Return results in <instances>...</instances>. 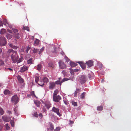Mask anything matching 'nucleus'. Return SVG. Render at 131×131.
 I'll list each match as a JSON object with an SVG mask.
<instances>
[{
	"mask_svg": "<svg viewBox=\"0 0 131 131\" xmlns=\"http://www.w3.org/2000/svg\"><path fill=\"white\" fill-rule=\"evenodd\" d=\"M11 59L14 63H16L17 61L19 58V56L17 54V52H15L14 53L12 54L11 56Z\"/></svg>",
	"mask_w": 131,
	"mask_h": 131,
	"instance_id": "1",
	"label": "nucleus"
},
{
	"mask_svg": "<svg viewBox=\"0 0 131 131\" xmlns=\"http://www.w3.org/2000/svg\"><path fill=\"white\" fill-rule=\"evenodd\" d=\"M11 101L12 102L14 103L15 105L19 102V99L17 96L15 95L12 96L11 99Z\"/></svg>",
	"mask_w": 131,
	"mask_h": 131,
	"instance_id": "2",
	"label": "nucleus"
},
{
	"mask_svg": "<svg viewBox=\"0 0 131 131\" xmlns=\"http://www.w3.org/2000/svg\"><path fill=\"white\" fill-rule=\"evenodd\" d=\"M5 38L4 36H2L0 38V45L1 46L5 45L6 43Z\"/></svg>",
	"mask_w": 131,
	"mask_h": 131,
	"instance_id": "3",
	"label": "nucleus"
},
{
	"mask_svg": "<svg viewBox=\"0 0 131 131\" xmlns=\"http://www.w3.org/2000/svg\"><path fill=\"white\" fill-rule=\"evenodd\" d=\"M86 81V76L84 75H82L80 78V81L81 84L84 83Z\"/></svg>",
	"mask_w": 131,
	"mask_h": 131,
	"instance_id": "4",
	"label": "nucleus"
},
{
	"mask_svg": "<svg viewBox=\"0 0 131 131\" xmlns=\"http://www.w3.org/2000/svg\"><path fill=\"white\" fill-rule=\"evenodd\" d=\"M53 101L55 102H59L60 100L61 99V98L59 95L53 96Z\"/></svg>",
	"mask_w": 131,
	"mask_h": 131,
	"instance_id": "5",
	"label": "nucleus"
},
{
	"mask_svg": "<svg viewBox=\"0 0 131 131\" xmlns=\"http://www.w3.org/2000/svg\"><path fill=\"white\" fill-rule=\"evenodd\" d=\"M59 66L60 68L61 69H64L66 68V66L65 64L62 61H60L59 62Z\"/></svg>",
	"mask_w": 131,
	"mask_h": 131,
	"instance_id": "6",
	"label": "nucleus"
},
{
	"mask_svg": "<svg viewBox=\"0 0 131 131\" xmlns=\"http://www.w3.org/2000/svg\"><path fill=\"white\" fill-rule=\"evenodd\" d=\"M59 109L58 108H56L55 107H53L52 108L51 111L52 112H54L59 116H60L61 115L59 112Z\"/></svg>",
	"mask_w": 131,
	"mask_h": 131,
	"instance_id": "7",
	"label": "nucleus"
},
{
	"mask_svg": "<svg viewBox=\"0 0 131 131\" xmlns=\"http://www.w3.org/2000/svg\"><path fill=\"white\" fill-rule=\"evenodd\" d=\"M77 63L79 64L81 67L83 69H84L86 68L85 64L83 62H77Z\"/></svg>",
	"mask_w": 131,
	"mask_h": 131,
	"instance_id": "8",
	"label": "nucleus"
},
{
	"mask_svg": "<svg viewBox=\"0 0 131 131\" xmlns=\"http://www.w3.org/2000/svg\"><path fill=\"white\" fill-rule=\"evenodd\" d=\"M2 119L3 121L6 122H8L10 121V118L4 116L2 117Z\"/></svg>",
	"mask_w": 131,
	"mask_h": 131,
	"instance_id": "9",
	"label": "nucleus"
},
{
	"mask_svg": "<svg viewBox=\"0 0 131 131\" xmlns=\"http://www.w3.org/2000/svg\"><path fill=\"white\" fill-rule=\"evenodd\" d=\"M28 69V67L25 66L22 67L20 69V71L21 72H23L27 70Z\"/></svg>",
	"mask_w": 131,
	"mask_h": 131,
	"instance_id": "10",
	"label": "nucleus"
},
{
	"mask_svg": "<svg viewBox=\"0 0 131 131\" xmlns=\"http://www.w3.org/2000/svg\"><path fill=\"white\" fill-rule=\"evenodd\" d=\"M45 106L48 109L51 107V104L49 102H47L45 104Z\"/></svg>",
	"mask_w": 131,
	"mask_h": 131,
	"instance_id": "11",
	"label": "nucleus"
},
{
	"mask_svg": "<svg viewBox=\"0 0 131 131\" xmlns=\"http://www.w3.org/2000/svg\"><path fill=\"white\" fill-rule=\"evenodd\" d=\"M87 65L89 67H90L93 65V62L91 60H89L86 63Z\"/></svg>",
	"mask_w": 131,
	"mask_h": 131,
	"instance_id": "12",
	"label": "nucleus"
},
{
	"mask_svg": "<svg viewBox=\"0 0 131 131\" xmlns=\"http://www.w3.org/2000/svg\"><path fill=\"white\" fill-rule=\"evenodd\" d=\"M49 88L50 89H53L55 87V83L54 82H50L49 83Z\"/></svg>",
	"mask_w": 131,
	"mask_h": 131,
	"instance_id": "13",
	"label": "nucleus"
},
{
	"mask_svg": "<svg viewBox=\"0 0 131 131\" xmlns=\"http://www.w3.org/2000/svg\"><path fill=\"white\" fill-rule=\"evenodd\" d=\"M39 77L37 76H36L35 77V80L36 82V83H37V84L41 86L42 87H43V86L44 84L43 83L42 84H40L39 83H38V81H39Z\"/></svg>",
	"mask_w": 131,
	"mask_h": 131,
	"instance_id": "14",
	"label": "nucleus"
},
{
	"mask_svg": "<svg viewBox=\"0 0 131 131\" xmlns=\"http://www.w3.org/2000/svg\"><path fill=\"white\" fill-rule=\"evenodd\" d=\"M17 79L20 83H23L24 81V80L20 76H18L17 77Z\"/></svg>",
	"mask_w": 131,
	"mask_h": 131,
	"instance_id": "15",
	"label": "nucleus"
},
{
	"mask_svg": "<svg viewBox=\"0 0 131 131\" xmlns=\"http://www.w3.org/2000/svg\"><path fill=\"white\" fill-rule=\"evenodd\" d=\"M4 93L5 95H8L10 94V92L9 90L5 89L4 91Z\"/></svg>",
	"mask_w": 131,
	"mask_h": 131,
	"instance_id": "16",
	"label": "nucleus"
},
{
	"mask_svg": "<svg viewBox=\"0 0 131 131\" xmlns=\"http://www.w3.org/2000/svg\"><path fill=\"white\" fill-rule=\"evenodd\" d=\"M59 80L58 81H57L55 82V84H60V86L61 85V79L60 78L59 79Z\"/></svg>",
	"mask_w": 131,
	"mask_h": 131,
	"instance_id": "17",
	"label": "nucleus"
},
{
	"mask_svg": "<svg viewBox=\"0 0 131 131\" xmlns=\"http://www.w3.org/2000/svg\"><path fill=\"white\" fill-rule=\"evenodd\" d=\"M15 52H17L16 51H14L12 49H9L8 51V53H13L12 54H14V53Z\"/></svg>",
	"mask_w": 131,
	"mask_h": 131,
	"instance_id": "18",
	"label": "nucleus"
},
{
	"mask_svg": "<svg viewBox=\"0 0 131 131\" xmlns=\"http://www.w3.org/2000/svg\"><path fill=\"white\" fill-rule=\"evenodd\" d=\"M80 91V89H77L74 92V96H77V93H79Z\"/></svg>",
	"mask_w": 131,
	"mask_h": 131,
	"instance_id": "19",
	"label": "nucleus"
},
{
	"mask_svg": "<svg viewBox=\"0 0 131 131\" xmlns=\"http://www.w3.org/2000/svg\"><path fill=\"white\" fill-rule=\"evenodd\" d=\"M39 40L37 39H36V40L34 41V45L36 46L38 45L39 43Z\"/></svg>",
	"mask_w": 131,
	"mask_h": 131,
	"instance_id": "20",
	"label": "nucleus"
},
{
	"mask_svg": "<svg viewBox=\"0 0 131 131\" xmlns=\"http://www.w3.org/2000/svg\"><path fill=\"white\" fill-rule=\"evenodd\" d=\"M70 65L71 67H74L77 65V64L73 62H70Z\"/></svg>",
	"mask_w": 131,
	"mask_h": 131,
	"instance_id": "21",
	"label": "nucleus"
},
{
	"mask_svg": "<svg viewBox=\"0 0 131 131\" xmlns=\"http://www.w3.org/2000/svg\"><path fill=\"white\" fill-rule=\"evenodd\" d=\"M9 45L11 48L15 49H17L18 48L16 46L13 45V44L12 43L10 44Z\"/></svg>",
	"mask_w": 131,
	"mask_h": 131,
	"instance_id": "22",
	"label": "nucleus"
},
{
	"mask_svg": "<svg viewBox=\"0 0 131 131\" xmlns=\"http://www.w3.org/2000/svg\"><path fill=\"white\" fill-rule=\"evenodd\" d=\"M6 37L8 39H10L12 37V36L9 34H7L6 35Z\"/></svg>",
	"mask_w": 131,
	"mask_h": 131,
	"instance_id": "23",
	"label": "nucleus"
},
{
	"mask_svg": "<svg viewBox=\"0 0 131 131\" xmlns=\"http://www.w3.org/2000/svg\"><path fill=\"white\" fill-rule=\"evenodd\" d=\"M6 32V30L2 28L1 29L0 31V33L1 34H3Z\"/></svg>",
	"mask_w": 131,
	"mask_h": 131,
	"instance_id": "24",
	"label": "nucleus"
},
{
	"mask_svg": "<svg viewBox=\"0 0 131 131\" xmlns=\"http://www.w3.org/2000/svg\"><path fill=\"white\" fill-rule=\"evenodd\" d=\"M15 37L17 39H19L20 37V35L19 33L16 34L14 35Z\"/></svg>",
	"mask_w": 131,
	"mask_h": 131,
	"instance_id": "25",
	"label": "nucleus"
},
{
	"mask_svg": "<svg viewBox=\"0 0 131 131\" xmlns=\"http://www.w3.org/2000/svg\"><path fill=\"white\" fill-rule=\"evenodd\" d=\"M43 82L44 83H47L49 81L48 79L46 77H44L43 79Z\"/></svg>",
	"mask_w": 131,
	"mask_h": 131,
	"instance_id": "26",
	"label": "nucleus"
},
{
	"mask_svg": "<svg viewBox=\"0 0 131 131\" xmlns=\"http://www.w3.org/2000/svg\"><path fill=\"white\" fill-rule=\"evenodd\" d=\"M58 93V90L56 89V90L54 92V93L53 94V96H57V94Z\"/></svg>",
	"mask_w": 131,
	"mask_h": 131,
	"instance_id": "27",
	"label": "nucleus"
},
{
	"mask_svg": "<svg viewBox=\"0 0 131 131\" xmlns=\"http://www.w3.org/2000/svg\"><path fill=\"white\" fill-rule=\"evenodd\" d=\"M48 66L51 68V69H53L54 66V65L51 63H49L48 64Z\"/></svg>",
	"mask_w": 131,
	"mask_h": 131,
	"instance_id": "28",
	"label": "nucleus"
},
{
	"mask_svg": "<svg viewBox=\"0 0 131 131\" xmlns=\"http://www.w3.org/2000/svg\"><path fill=\"white\" fill-rule=\"evenodd\" d=\"M44 50V47H42L41 49L40 50L38 51L39 53L38 54H41L43 51Z\"/></svg>",
	"mask_w": 131,
	"mask_h": 131,
	"instance_id": "29",
	"label": "nucleus"
},
{
	"mask_svg": "<svg viewBox=\"0 0 131 131\" xmlns=\"http://www.w3.org/2000/svg\"><path fill=\"white\" fill-rule=\"evenodd\" d=\"M42 67V65L41 64H38L37 66V69L38 70H41Z\"/></svg>",
	"mask_w": 131,
	"mask_h": 131,
	"instance_id": "30",
	"label": "nucleus"
},
{
	"mask_svg": "<svg viewBox=\"0 0 131 131\" xmlns=\"http://www.w3.org/2000/svg\"><path fill=\"white\" fill-rule=\"evenodd\" d=\"M72 105H73L74 106H77V105L76 102H74V101H72Z\"/></svg>",
	"mask_w": 131,
	"mask_h": 131,
	"instance_id": "31",
	"label": "nucleus"
},
{
	"mask_svg": "<svg viewBox=\"0 0 131 131\" xmlns=\"http://www.w3.org/2000/svg\"><path fill=\"white\" fill-rule=\"evenodd\" d=\"M50 129L52 131L54 129V126L52 124H50Z\"/></svg>",
	"mask_w": 131,
	"mask_h": 131,
	"instance_id": "32",
	"label": "nucleus"
},
{
	"mask_svg": "<svg viewBox=\"0 0 131 131\" xmlns=\"http://www.w3.org/2000/svg\"><path fill=\"white\" fill-rule=\"evenodd\" d=\"M39 51V49H35L34 48V50H33V52L34 53H35L37 52H38V51Z\"/></svg>",
	"mask_w": 131,
	"mask_h": 131,
	"instance_id": "33",
	"label": "nucleus"
},
{
	"mask_svg": "<svg viewBox=\"0 0 131 131\" xmlns=\"http://www.w3.org/2000/svg\"><path fill=\"white\" fill-rule=\"evenodd\" d=\"M10 123L11 126L12 127L14 126V121L12 120L10 121Z\"/></svg>",
	"mask_w": 131,
	"mask_h": 131,
	"instance_id": "34",
	"label": "nucleus"
},
{
	"mask_svg": "<svg viewBox=\"0 0 131 131\" xmlns=\"http://www.w3.org/2000/svg\"><path fill=\"white\" fill-rule=\"evenodd\" d=\"M27 62L28 64H31L32 62V59H29L28 60Z\"/></svg>",
	"mask_w": 131,
	"mask_h": 131,
	"instance_id": "35",
	"label": "nucleus"
},
{
	"mask_svg": "<svg viewBox=\"0 0 131 131\" xmlns=\"http://www.w3.org/2000/svg\"><path fill=\"white\" fill-rule=\"evenodd\" d=\"M85 94V92H83L81 95V99H83L84 98V96Z\"/></svg>",
	"mask_w": 131,
	"mask_h": 131,
	"instance_id": "36",
	"label": "nucleus"
},
{
	"mask_svg": "<svg viewBox=\"0 0 131 131\" xmlns=\"http://www.w3.org/2000/svg\"><path fill=\"white\" fill-rule=\"evenodd\" d=\"M4 112L3 109L2 108L0 107V114L1 115H2L4 114Z\"/></svg>",
	"mask_w": 131,
	"mask_h": 131,
	"instance_id": "37",
	"label": "nucleus"
},
{
	"mask_svg": "<svg viewBox=\"0 0 131 131\" xmlns=\"http://www.w3.org/2000/svg\"><path fill=\"white\" fill-rule=\"evenodd\" d=\"M103 109V107L101 106H98L97 107V109L98 110H102Z\"/></svg>",
	"mask_w": 131,
	"mask_h": 131,
	"instance_id": "38",
	"label": "nucleus"
},
{
	"mask_svg": "<svg viewBox=\"0 0 131 131\" xmlns=\"http://www.w3.org/2000/svg\"><path fill=\"white\" fill-rule=\"evenodd\" d=\"M64 58L66 60V62H69L70 60V59L66 56H65Z\"/></svg>",
	"mask_w": 131,
	"mask_h": 131,
	"instance_id": "39",
	"label": "nucleus"
},
{
	"mask_svg": "<svg viewBox=\"0 0 131 131\" xmlns=\"http://www.w3.org/2000/svg\"><path fill=\"white\" fill-rule=\"evenodd\" d=\"M24 30H26L28 31H29V28L28 27H24L23 28Z\"/></svg>",
	"mask_w": 131,
	"mask_h": 131,
	"instance_id": "40",
	"label": "nucleus"
},
{
	"mask_svg": "<svg viewBox=\"0 0 131 131\" xmlns=\"http://www.w3.org/2000/svg\"><path fill=\"white\" fill-rule=\"evenodd\" d=\"M3 24L5 26H6L7 24H8V23L6 20H4L3 21Z\"/></svg>",
	"mask_w": 131,
	"mask_h": 131,
	"instance_id": "41",
	"label": "nucleus"
},
{
	"mask_svg": "<svg viewBox=\"0 0 131 131\" xmlns=\"http://www.w3.org/2000/svg\"><path fill=\"white\" fill-rule=\"evenodd\" d=\"M33 116L36 117H38V115L37 113L36 112H35L33 115Z\"/></svg>",
	"mask_w": 131,
	"mask_h": 131,
	"instance_id": "42",
	"label": "nucleus"
},
{
	"mask_svg": "<svg viewBox=\"0 0 131 131\" xmlns=\"http://www.w3.org/2000/svg\"><path fill=\"white\" fill-rule=\"evenodd\" d=\"M22 61V58H20L17 61V64H18V63L21 62Z\"/></svg>",
	"mask_w": 131,
	"mask_h": 131,
	"instance_id": "43",
	"label": "nucleus"
},
{
	"mask_svg": "<svg viewBox=\"0 0 131 131\" xmlns=\"http://www.w3.org/2000/svg\"><path fill=\"white\" fill-rule=\"evenodd\" d=\"M5 126L7 129H8L10 128V127L8 126V124H5Z\"/></svg>",
	"mask_w": 131,
	"mask_h": 131,
	"instance_id": "44",
	"label": "nucleus"
},
{
	"mask_svg": "<svg viewBox=\"0 0 131 131\" xmlns=\"http://www.w3.org/2000/svg\"><path fill=\"white\" fill-rule=\"evenodd\" d=\"M68 80V79L67 78H64L63 80H62L61 81V82L62 83L63 82L66 81H67Z\"/></svg>",
	"mask_w": 131,
	"mask_h": 131,
	"instance_id": "45",
	"label": "nucleus"
},
{
	"mask_svg": "<svg viewBox=\"0 0 131 131\" xmlns=\"http://www.w3.org/2000/svg\"><path fill=\"white\" fill-rule=\"evenodd\" d=\"M12 30L13 32L15 33H16L18 31V30L15 29H12Z\"/></svg>",
	"mask_w": 131,
	"mask_h": 131,
	"instance_id": "46",
	"label": "nucleus"
},
{
	"mask_svg": "<svg viewBox=\"0 0 131 131\" xmlns=\"http://www.w3.org/2000/svg\"><path fill=\"white\" fill-rule=\"evenodd\" d=\"M60 128L59 127H57L54 130V131H59L60 130Z\"/></svg>",
	"mask_w": 131,
	"mask_h": 131,
	"instance_id": "47",
	"label": "nucleus"
},
{
	"mask_svg": "<svg viewBox=\"0 0 131 131\" xmlns=\"http://www.w3.org/2000/svg\"><path fill=\"white\" fill-rule=\"evenodd\" d=\"M4 64V62L2 60L0 59V66H3Z\"/></svg>",
	"mask_w": 131,
	"mask_h": 131,
	"instance_id": "48",
	"label": "nucleus"
},
{
	"mask_svg": "<svg viewBox=\"0 0 131 131\" xmlns=\"http://www.w3.org/2000/svg\"><path fill=\"white\" fill-rule=\"evenodd\" d=\"M30 94L31 95L34 96L35 97V95L34 94V91H32L30 93Z\"/></svg>",
	"mask_w": 131,
	"mask_h": 131,
	"instance_id": "49",
	"label": "nucleus"
},
{
	"mask_svg": "<svg viewBox=\"0 0 131 131\" xmlns=\"http://www.w3.org/2000/svg\"><path fill=\"white\" fill-rule=\"evenodd\" d=\"M30 48L29 46H28L27 48L26 51L27 53H28V51L30 49Z\"/></svg>",
	"mask_w": 131,
	"mask_h": 131,
	"instance_id": "50",
	"label": "nucleus"
},
{
	"mask_svg": "<svg viewBox=\"0 0 131 131\" xmlns=\"http://www.w3.org/2000/svg\"><path fill=\"white\" fill-rule=\"evenodd\" d=\"M35 104H36L37 106L38 107H39V106H40V104H39V102H35Z\"/></svg>",
	"mask_w": 131,
	"mask_h": 131,
	"instance_id": "51",
	"label": "nucleus"
},
{
	"mask_svg": "<svg viewBox=\"0 0 131 131\" xmlns=\"http://www.w3.org/2000/svg\"><path fill=\"white\" fill-rule=\"evenodd\" d=\"M39 116L41 117V118H42L43 117V115L41 113H40L39 114Z\"/></svg>",
	"mask_w": 131,
	"mask_h": 131,
	"instance_id": "52",
	"label": "nucleus"
},
{
	"mask_svg": "<svg viewBox=\"0 0 131 131\" xmlns=\"http://www.w3.org/2000/svg\"><path fill=\"white\" fill-rule=\"evenodd\" d=\"M3 22L1 21H0V26H3Z\"/></svg>",
	"mask_w": 131,
	"mask_h": 131,
	"instance_id": "53",
	"label": "nucleus"
},
{
	"mask_svg": "<svg viewBox=\"0 0 131 131\" xmlns=\"http://www.w3.org/2000/svg\"><path fill=\"white\" fill-rule=\"evenodd\" d=\"M70 73H71L72 74H74V73H73V71L70 70Z\"/></svg>",
	"mask_w": 131,
	"mask_h": 131,
	"instance_id": "54",
	"label": "nucleus"
},
{
	"mask_svg": "<svg viewBox=\"0 0 131 131\" xmlns=\"http://www.w3.org/2000/svg\"><path fill=\"white\" fill-rule=\"evenodd\" d=\"M88 77H89V79L91 78V75L90 74H88Z\"/></svg>",
	"mask_w": 131,
	"mask_h": 131,
	"instance_id": "55",
	"label": "nucleus"
},
{
	"mask_svg": "<svg viewBox=\"0 0 131 131\" xmlns=\"http://www.w3.org/2000/svg\"><path fill=\"white\" fill-rule=\"evenodd\" d=\"M19 4L20 6H22L24 5V4L23 3H20Z\"/></svg>",
	"mask_w": 131,
	"mask_h": 131,
	"instance_id": "56",
	"label": "nucleus"
},
{
	"mask_svg": "<svg viewBox=\"0 0 131 131\" xmlns=\"http://www.w3.org/2000/svg\"><path fill=\"white\" fill-rule=\"evenodd\" d=\"M61 54H62V55H65V53H64L63 51H62L61 52Z\"/></svg>",
	"mask_w": 131,
	"mask_h": 131,
	"instance_id": "57",
	"label": "nucleus"
},
{
	"mask_svg": "<svg viewBox=\"0 0 131 131\" xmlns=\"http://www.w3.org/2000/svg\"><path fill=\"white\" fill-rule=\"evenodd\" d=\"M7 113H8L9 114H12L11 112L9 111H7Z\"/></svg>",
	"mask_w": 131,
	"mask_h": 131,
	"instance_id": "58",
	"label": "nucleus"
},
{
	"mask_svg": "<svg viewBox=\"0 0 131 131\" xmlns=\"http://www.w3.org/2000/svg\"><path fill=\"white\" fill-rule=\"evenodd\" d=\"M70 123V124H73V122L71 120L69 121Z\"/></svg>",
	"mask_w": 131,
	"mask_h": 131,
	"instance_id": "59",
	"label": "nucleus"
},
{
	"mask_svg": "<svg viewBox=\"0 0 131 131\" xmlns=\"http://www.w3.org/2000/svg\"><path fill=\"white\" fill-rule=\"evenodd\" d=\"M7 69L9 70H10V71H12L13 70L12 69L10 68H8Z\"/></svg>",
	"mask_w": 131,
	"mask_h": 131,
	"instance_id": "60",
	"label": "nucleus"
},
{
	"mask_svg": "<svg viewBox=\"0 0 131 131\" xmlns=\"http://www.w3.org/2000/svg\"><path fill=\"white\" fill-rule=\"evenodd\" d=\"M2 128V126L0 125V130H1Z\"/></svg>",
	"mask_w": 131,
	"mask_h": 131,
	"instance_id": "61",
	"label": "nucleus"
},
{
	"mask_svg": "<svg viewBox=\"0 0 131 131\" xmlns=\"http://www.w3.org/2000/svg\"><path fill=\"white\" fill-rule=\"evenodd\" d=\"M2 51V49L0 48V54L1 53Z\"/></svg>",
	"mask_w": 131,
	"mask_h": 131,
	"instance_id": "62",
	"label": "nucleus"
},
{
	"mask_svg": "<svg viewBox=\"0 0 131 131\" xmlns=\"http://www.w3.org/2000/svg\"><path fill=\"white\" fill-rule=\"evenodd\" d=\"M14 111L15 112H16V109L15 108L14 109Z\"/></svg>",
	"mask_w": 131,
	"mask_h": 131,
	"instance_id": "63",
	"label": "nucleus"
},
{
	"mask_svg": "<svg viewBox=\"0 0 131 131\" xmlns=\"http://www.w3.org/2000/svg\"><path fill=\"white\" fill-rule=\"evenodd\" d=\"M29 95H27V96L28 97H29Z\"/></svg>",
	"mask_w": 131,
	"mask_h": 131,
	"instance_id": "64",
	"label": "nucleus"
}]
</instances>
